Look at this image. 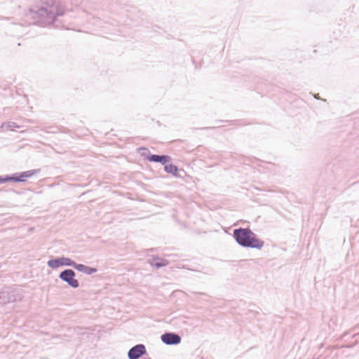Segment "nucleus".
Returning a JSON list of instances; mask_svg holds the SVG:
<instances>
[{"instance_id": "1", "label": "nucleus", "mask_w": 359, "mask_h": 359, "mask_svg": "<svg viewBox=\"0 0 359 359\" xmlns=\"http://www.w3.org/2000/svg\"><path fill=\"white\" fill-rule=\"evenodd\" d=\"M65 12V7L55 0H41L39 5L29 9L26 14L29 24L40 27H46L57 22V17L62 16Z\"/></svg>"}, {"instance_id": "2", "label": "nucleus", "mask_w": 359, "mask_h": 359, "mask_svg": "<svg viewBox=\"0 0 359 359\" xmlns=\"http://www.w3.org/2000/svg\"><path fill=\"white\" fill-rule=\"evenodd\" d=\"M236 243L243 248L261 250L264 245V241L259 238L249 227H239L233 231Z\"/></svg>"}, {"instance_id": "3", "label": "nucleus", "mask_w": 359, "mask_h": 359, "mask_svg": "<svg viewBox=\"0 0 359 359\" xmlns=\"http://www.w3.org/2000/svg\"><path fill=\"white\" fill-rule=\"evenodd\" d=\"M76 273L73 269H66L62 271L58 276V278L63 282L66 283L68 286L73 289H76L79 287V281L75 278Z\"/></svg>"}, {"instance_id": "4", "label": "nucleus", "mask_w": 359, "mask_h": 359, "mask_svg": "<svg viewBox=\"0 0 359 359\" xmlns=\"http://www.w3.org/2000/svg\"><path fill=\"white\" fill-rule=\"evenodd\" d=\"M74 262L69 257H57L55 258L50 259L47 262V265L52 269H56L60 266H72L73 267Z\"/></svg>"}, {"instance_id": "5", "label": "nucleus", "mask_w": 359, "mask_h": 359, "mask_svg": "<svg viewBox=\"0 0 359 359\" xmlns=\"http://www.w3.org/2000/svg\"><path fill=\"white\" fill-rule=\"evenodd\" d=\"M162 342L166 345H178L182 341L181 336L175 332H165L161 336Z\"/></svg>"}, {"instance_id": "6", "label": "nucleus", "mask_w": 359, "mask_h": 359, "mask_svg": "<svg viewBox=\"0 0 359 359\" xmlns=\"http://www.w3.org/2000/svg\"><path fill=\"white\" fill-rule=\"evenodd\" d=\"M147 354V349L144 344H138L130 348L128 352V359H140Z\"/></svg>"}, {"instance_id": "7", "label": "nucleus", "mask_w": 359, "mask_h": 359, "mask_svg": "<svg viewBox=\"0 0 359 359\" xmlns=\"http://www.w3.org/2000/svg\"><path fill=\"white\" fill-rule=\"evenodd\" d=\"M41 172L40 169L29 170L24 172H15L17 182H25L27 181V178L32 177L36 174Z\"/></svg>"}, {"instance_id": "8", "label": "nucleus", "mask_w": 359, "mask_h": 359, "mask_svg": "<svg viewBox=\"0 0 359 359\" xmlns=\"http://www.w3.org/2000/svg\"><path fill=\"white\" fill-rule=\"evenodd\" d=\"M149 263L152 267L157 269L166 266L169 264L168 260L159 257L156 255H154L151 259L149 260Z\"/></svg>"}, {"instance_id": "9", "label": "nucleus", "mask_w": 359, "mask_h": 359, "mask_svg": "<svg viewBox=\"0 0 359 359\" xmlns=\"http://www.w3.org/2000/svg\"><path fill=\"white\" fill-rule=\"evenodd\" d=\"M73 268L79 272H82L87 275H92L97 272V269L94 267H90L83 264H78L74 262Z\"/></svg>"}, {"instance_id": "10", "label": "nucleus", "mask_w": 359, "mask_h": 359, "mask_svg": "<svg viewBox=\"0 0 359 359\" xmlns=\"http://www.w3.org/2000/svg\"><path fill=\"white\" fill-rule=\"evenodd\" d=\"M164 170L167 173L171 174L175 177H181L179 172H184L182 169L180 170V168L173 163H168V165H165Z\"/></svg>"}, {"instance_id": "11", "label": "nucleus", "mask_w": 359, "mask_h": 359, "mask_svg": "<svg viewBox=\"0 0 359 359\" xmlns=\"http://www.w3.org/2000/svg\"><path fill=\"white\" fill-rule=\"evenodd\" d=\"M15 173H13L12 175H0V184H4L6 182H17L16 180Z\"/></svg>"}, {"instance_id": "12", "label": "nucleus", "mask_w": 359, "mask_h": 359, "mask_svg": "<svg viewBox=\"0 0 359 359\" xmlns=\"http://www.w3.org/2000/svg\"><path fill=\"white\" fill-rule=\"evenodd\" d=\"M1 128L3 130L13 131L15 128H19L20 126L15 122L9 121L3 123Z\"/></svg>"}, {"instance_id": "13", "label": "nucleus", "mask_w": 359, "mask_h": 359, "mask_svg": "<svg viewBox=\"0 0 359 359\" xmlns=\"http://www.w3.org/2000/svg\"><path fill=\"white\" fill-rule=\"evenodd\" d=\"M172 161V158L169 155L162 154L160 155L159 161L158 163H161L165 166V165H168Z\"/></svg>"}, {"instance_id": "14", "label": "nucleus", "mask_w": 359, "mask_h": 359, "mask_svg": "<svg viewBox=\"0 0 359 359\" xmlns=\"http://www.w3.org/2000/svg\"><path fill=\"white\" fill-rule=\"evenodd\" d=\"M139 151L141 154V156L142 157H144L145 159H146V156H149V155H151L152 154L151 153V151L146 147H140L139 149Z\"/></svg>"}, {"instance_id": "15", "label": "nucleus", "mask_w": 359, "mask_h": 359, "mask_svg": "<svg viewBox=\"0 0 359 359\" xmlns=\"http://www.w3.org/2000/svg\"><path fill=\"white\" fill-rule=\"evenodd\" d=\"M160 155L158 154H151L149 156H146V160H147L149 162H154V163H158L159 161Z\"/></svg>"}, {"instance_id": "16", "label": "nucleus", "mask_w": 359, "mask_h": 359, "mask_svg": "<svg viewBox=\"0 0 359 359\" xmlns=\"http://www.w3.org/2000/svg\"><path fill=\"white\" fill-rule=\"evenodd\" d=\"M212 128L211 127H205V128H203L202 129L203 130H207V129H210Z\"/></svg>"}, {"instance_id": "17", "label": "nucleus", "mask_w": 359, "mask_h": 359, "mask_svg": "<svg viewBox=\"0 0 359 359\" xmlns=\"http://www.w3.org/2000/svg\"><path fill=\"white\" fill-rule=\"evenodd\" d=\"M315 98H316V99H320V97H319L318 95H315Z\"/></svg>"}, {"instance_id": "18", "label": "nucleus", "mask_w": 359, "mask_h": 359, "mask_svg": "<svg viewBox=\"0 0 359 359\" xmlns=\"http://www.w3.org/2000/svg\"><path fill=\"white\" fill-rule=\"evenodd\" d=\"M228 121H223V120H219L218 121V122H227Z\"/></svg>"}, {"instance_id": "19", "label": "nucleus", "mask_w": 359, "mask_h": 359, "mask_svg": "<svg viewBox=\"0 0 359 359\" xmlns=\"http://www.w3.org/2000/svg\"><path fill=\"white\" fill-rule=\"evenodd\" d=\"M142 359H151L150 357H144Z\"/></svg>"}]
</instances>
